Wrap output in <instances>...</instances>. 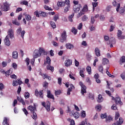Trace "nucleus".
Masks as SVG:
<instances>
[{"instance_id": "f257e3e1", "label": "nucleus", "mask_w": 125, "mask_h": 125, "mask_svg": "<svg viewBox=\"0 0 125 125\" xmlns=\"http://www.w3.org/2000/svg\"><path fill=\"white\" fill-rule=\"evenodd\" d=\"M116 96H117L116 98L112 97V100H115L116 104H118L119 105L122 106V105H123V102H122V101H121V98L118 96V94H116Z\"/></svg>"}, {"instance_id": "f03ea898", "label": "nucleus", "mask_w": 125, "mask_h": 125, "mask_svg": "<svg viewBox=\"0 0 125 125\" xmlns=\"http://www.w3.org/2000/svg\"><path fill=\"white\" fill-rule=\"evenodd\" d=\"M66 40H67V33L66 32V31H64L61 34L60 42H64L66 41Z\"/></svg>"}, {"instance_id": "7ed1b4c3", "label": "nucleus", "mask_w": 125, "mask_h": 125, "mask_svg": "<svg viewBox=\"0 0 125 125\" xmlns=\"http://www.w3.org/2000/svg\"><path fill=\"white\" fill-rule=\"evenodd\" d=\"M42 105L44 106V108H45L47 112H49V111H50V102L47 101L46 104H45V102H42Z\"/></svg>"}, {"instance_id": "20e7f679", "label": "nucleus", "mask_w": 125, "mask_h": 125, "mask_svg": "<svg viewBox=\"0 0 125 125\" xmlns=\"http://www.w3.org/2000/svg\"><path fill=\"white\" fill-rule=\"evenodd\" d=\"M79 84L82 87L81 93L82 95H83L84 93H86V86H85L82 82H79Z\"/></svg>"}, {"instance_id": "39448f33", "label": "nucleus", "mask_w": 125, "mask_h": 125, "mask_svg": "<svg viewBox=\"0 0 125 125\" xmlns=\"http://www.w3.org/2000/svg\"><path fill=\"white\" fill-rule=\"evenodd\" d=\"M25 33L24 30L22 31V28L20 27L17 30V34H18V35H21V37L22 39H24V35Z\"/></svg>"}, {"instance_id": "423d86ee", "label": "nucleus", "mask_w": 125, "mask_h": 125, "mask_svg": "<svg viewBox=\"0 0 125 125\" xmlns=\"http://www.w3.org/2000/svg\"><path fill=\"white\" fill-rule=\"evenodd\" d=\"M6 37H8V38H10L11 39H13L14 38V31L12 29L8 30V34Z\"/></svg>"}, {"instance_id": "0eeeda50", "label": "nucleus", "mask_w": 125, "mask_h": 125, "mask_svg": "<svg viewBox=\"0 0 125 125\" xmlns=\"http://www.w3.org/2000/svg\"><path fill=\"white\" fill-rule=\"evenodd\" d=\"M87 10H88V8H87V5H85L83 7L82 10L79 14V17H81V16H82V15H83V14H84V12H86Z\"/></svg>"}, {"instance_id": "6e6552de", "label": "nucleus", "mask_w": 125, "mask_h": 125, "mask_svg": "<svg viewBox=\"0 0 125 125\" xmlns=\"http://www.w3.org/2000/svg\"><path fill=\"white\" fill-rule=\"evenodd\" d=\"M4 43L6 46H10L11 42H10V40H9V38L8 36H6L5 39L4 40Z\"/></svg>"}, {"instance_id": "1a4fd4ad", "label": "nucleus", "mask_w": 125, "mask_h": 125, "mask_svg": "<svg viewBox=\"0 0 125 125\" xmlns=\"http://www.w3.org/2000/svg\"><path fill=\"white\" fill-rule=\"evenodd\" d=\"M122 35L123 32H122V31H121L120 30H118L117 32V37L119 40H124V39L125 38V36Z\"/></svg>"}, {"instance_id": "9d476101", "label": "nucleus", "mask_w": 125, "mask_h": 125, "mask_svg": "<svg viewBox=\"0 0 125 125\" xmlns=\"http://www.w3.org/2000/svg\"><path fill=\"white\" fill-rule=\"evenodd\" d=\"M28 110H29V111H30L31 113H34L35 112H36V111H37V108L36 107V104H34V106H33L32 105H29L28 107H27Z\"/></svg>"}, {"instance_id": "9b49d317", "label": "nucleus", "mask_w": 125, "mask_h": 125, "mask_svg": "<svg viewBox=\"0 0 125 125\" xmlns=\"http://www.w3.org/2000/svg\"><path fill=\"white\" fill-rule=\"evenodd\" d=\"M10 7V4H8L7 2H5L4 3H3V11H8Z\"/></svg>"}, {"instance_id": "f8f14e48", "label": "nucleus", "mask_w": 125, "mask_h": 125, "mask_svg": "<svg viewBox=\"0 0 125 125\" xmlns=\"http://www.w3.org/2000/svg\"><path fill=\"white\" fill-rule=\"evenodd\" d=\"M112 4L113 6L116 7L117 12H119V9H120V7L121 6V4H120V3H117L116 0H114L112 2Z\"/></svg>"}, {"instance_id": "ddd939ff", "label": "nucleus", "mask_w": 125, "mask_h": 125, "mask_svg": "<svg viewBox=\"0 0 125 125\" xmlns=\"http://www.w3.org/2000/svg\"><path fill=\"white\" fill-rule=\"evenodd\" d=\"M22 81L20 79H18L17 81H13V86H17L18 84L21 85L22 84Z\"/></svg>"}, {"instance_id": "4468645a", "label": "nucleus", "mask_w": 125, "mask_h": 125, "mask_svg": "<svg viewBox=\"0 0 125 125\" xmlns=\"http://www.w3.org/2000/svg\"><path fill=\"white\" fill-rule=\"evenodd\" d=\"M42 56L41 54L39 52V50H35L33 53V58L36 59V58H38V57H40Z\"/></svg>"}, {"instance_id": "2eb2a0df", "label": "nucleus", "mask_w": 125, "mask_h": 125, "mask_svg": "<svg viewBox=\"0 0 125 125\" xmlns=\"http://www.w3.org/2000/svg\"><path fill=\"white\" fill-rule=\"evenodd\" d=\"M42 90L39 92L38 90H35V95L36 96H40L41 98H43V94L42 93Z\"/></svg>"}, {"instance_id": "dca6fc26", "label": "nucleus", "mask_w": 125, "mask_h": 125, "mask_svg": "<svg viewBox=\"0 0 125 125\" xmlns=\"http://www.w3.org/2000/svg\"><path fill=\"white\" fill-rule=\"evenodd\" d=\"M40 75H41V76H42V78L44 80L45 79H47L49 81H50L51 80V77H50L47 74H42V72H40Z\"/></svg>"}, {"instance_id": "f3484780", "label": "nucleus", "mask_w": 125, "mask_h": 125, "mask_svg": "<svg viewBox=\"0 0 125 125\" xmlns=\"http://www.w3.org/2000/svg\"><path fill=\"white\" fill-rule=\"evenodd\" d=\"M106 43L107 44H110V47H113V44H114V43H116V40L115 39L112 38V40H110V42L108 41L106 42Z\"/></svg>"}, {"instance_id": "a211bd4d", "label": "nucleus", "mask_w": 125, "mask_h": 125, "mask_svg": "<svg viewBox=\"0 0 125 125\" xmlns=\"http://www.w3.org/2000/svg\"><path fill=\"white\" fill-rule=\"evenodd\" d=\"M47 97H48V98H50L51 99H53V100H54V96H53V95H52V94H51L50 90H48L47 91Z\"/></svg>"}, {"instance_id": "6ab92c4d", "label": "nucleus", "mask_w": 125, "mask_h": 125, "mask_svg": "<svg viewBox=\"0 0 125 125\" xmlns=\"http://www.w3.org/2000/svg\"><path fill=\"white\" fill-rule=\"evenodd\" d=\"M95 53L97 57L101 56V54H100V50L97 47L95 48Z\"/></svg>"}, {"instance_id": "aec40b11", "label": "nucleus", "mask_w": 125, "mask_h": 125, "mask_svg": "<svg viewBox=\"0 0 125 125\" xmlns=\"http://www.w3.org/2000/svg\"><path fill=\"white\" fill-rule=\"evenodd\" d=\"M71 65H72V60L70 59L66 60L65 62V66H66V67H69V66Z\"/></svg>"}, {"instance_id": "412c9836", "label": "nucleus", "mask_w": 125, "mask_h": 125, "mask_svg": "<svg viewBox=\"0 0 125 125\" xmlns=\"http://www.w3.org/2000/svg\"><path fill=\"white\" fill-rule=\"evenodd\" d=\"M124 123V120H123V118H119V120L117 122L116 124L114 123L112 125H121L122 124Z\"/></svg>"}, {"instance_id": "4be33fe9", "label": "nucleus", "mask_w": 125, "mask_h": 125, "mask_svg": "<svg viewBox=\"0 0 125 125\" xmlns=\"http://www.w3.org/2000/svg\"><path fill=\"white\" fill-rule=\"evenodd\" d=\"M65 47L67 49H73V48H74V45L70 43H67L65 44Z\"/></svg>"}, {"instance_id": "5701e85b", "label": "nucleus", "mask_w": 125, "mask_h": 125, "mask_svg": "<svg viewBox=\"0 0 125 125\" xmlns=\"http://www.w3.org/2000/svg\"><path fill=\"white\" fill-rule=\"evenodd\" d=\"M12 57L14 59H17L18 58V52L16 51H14L12 53Z\"/></svg>"}, {"instance_id": "b1692460", "label": "nucleus", "mask_w": 125, "mask_h": 125, "mask_svg": "<svg viewBox=\"0 0 125 125\" xmlns=\"http://www.w3.org/2000/svg\"><path fill=\"white\" fill-rule=\"evenodd\" d=\"M84 71H85L84 68H83L80 71V75L83 79H84V74H83V73H84Z\"/></svg>"}, {"instance_id": "393cba45", "label": "nucleus", "mask_w": 125, "mask_h": 125, "mask_svg": "<svg viewBox=\"0 0 125 125\" xmlns=\"http://www.w3.org/2000/svg\"><path fill=\"white\" fill-rule=\"evenodd\" d=\"M81 7V4H79V6L78 7H76V6H74L73 10L75 13H77L80 11Z\"/></svg>"}, {"instance_id": "a878e982", "label": "nucleus", "mask_w": 125, "mask_h": 125, "mask_svg": "<svg viewBox=\"0 0 125 125\" xmlns=\"http://www.w3.org/2000/svg\"><path fill=\"white\" fill-rule=\"evenodd\" d=\"M38 52H39V54L42 55V53H45V50H44V48L42 47H40L39 49L38 50Z\"/></svg>"}, {"instance_id": "bb28decb", "label": "nucleus", "mask_w": 125, "mask_h": 125, "mask_svg": "<svg viewBox=\"0 0 125 125\" xmlns=\"http://www.w3.org/2000/svg\"><path fill=\"white\" fill-rule=\"evenodd\" d=\"M74 88V85L73 84L70 85V87L68 89L67 95H70L71 94V91H72V89Z\"/></svg>"}, {"instance_id": "cd10ccee", "label": "nucleus", "mask_w": 125, "mask_h": 125, "mask_svg": "<svg viewBox=\"0 0 125 125\" xmlns=\"http://www.w3.org/2000/svg\"><path fill=\"white\" fill-rule=\"evenodd\" d=\"M125 7L123 8V7H121V6H120V8L119 9L118 12H119V13H120V14H123V13H124L125 12Z\"/></svg>"}, {"instance_id": "c85d7f7f", "label": "nucleus", "mask_w": 125, "mask_h": 125, "mask_svg": "<svg viewBox=\"0 0 125 125\" xmlns=\"http://www.w3.org/2000/svg\"><path fill=\"white\" fill-rule=\"evenodd\" d=\"M103 64L106 65V64H109V60L106 58L103 59Z\"/></svg>"}, {"instance_id": "c756f323", "label": "nucleus", "mask_w": 125, "mask_h": 125, "mask_svg": "<svg viewBox=\"0 0 125 125\" xmlns=\"http://www.w3.org/2000/svg\"><path fill=\"white\" fill-rule=\"evenodd\" d=\"M58 6L59 7H62L65 6V2H58L57 3Z\"/></svg>"}, {"instance_id": "7c9ffc66", "label": "nucleus", "mask_w": 125, "mask_h": 125, "mask_svg": "<svg viewBox=\"0 0 125 125\" xmlns=\"http://www.w3.org/2000/svg\"><path fill=\"white\" fill-rule=\"evenodd\" d=\"M25 16L27 21H31V20H32V17L31 16V15L29 14H26Z\"/></svg>"}, {"instance_id": "2f4dec72", "label": "nucleus", "mask_w": 125, "mask_h": 125, "mask_svg": "<svg viewBox=\"0 0 125 125\" xmlns=\"http://www.w3.org/2000/svg\"><path fill=\"white\" fill-rule=\"evenodd\" d=\"M21 4H22V5H25V6H28L29 2L27 1L24 0L21 2Z\"/></svg>"}, {"instance_id": "473e14b6", "label": "nucleus", "mask_w": 125, "mask_h": 125, "mask_svg": "<svg viewBox=\"0 0 125 125\" xmlns=\"http://www.w3.org/2000/svg\"><path fill=\"white\" fill-rule=\"evenodd\" d=\"M17 99L18 101H19V102L22 103V105H25V102H24V100H23V99H22V98L18 97Z\"/></svg>"}, {"instance_id": "72a5a7b5", "label": "nucleus", "mask_w": 125, "mask_h": 125, "mask_svg": "<svg viewBox=\"0 0 125 125\" xmlns=\"http://www.w3.org/2000/svg\"><path fill=\"white\" fill-rule=\"evenodd\" d=\"M33 115L31 116L32 119L36 121L38 119V116L37 115V113L36 112H32Z\"/></svg>"}, {"instance_id": "f704fd0d", "label": "nucleus", "mask_w": 125, "mask_h": 125, "mask_svg": "<svg viewBox=\"0 0 125 125\" xmlns=\"http://www.w3.org/2000/svg\"><path fill=\"white\" fill-rule=\"evenodd\" d=\"M51 62V60H50V58H49V57H47L46 62H45L44 64V65H45L47 63V64H48V65H50Z\"/></svg>"}, {"instance_id": "c9c22d12", "label": "nucleus", "mask_w": 125, "mask_h": 125, "mask_svg": "<svg viewBox=\"0 0 125 125\" xmlns=\"http://www.w3.org/2000/svg\"><path fill=\"white\" fill-rule=\"evenodd\" d=\"M86 71L89 75H91V67L89 66H87Z\"/></svg>"}, {"instance_id": "e433bc0d", "label": "nucleus", "mask_w": 125, "mask_h": 125, "mask_svg": "<svg viewBox=\"0 0 125 125\" xmlns=\"http://www.w3.org/2000/svg\"><path fill=\"white\" fill-rule=\"evenodd\" d=\"M47 70H50V71H51V72H53L54 70V67L50 66V64H48V65L47 66Z\"/></svg>"}, {"instance_id": "4c0bfd02", "label": "nucleus", "mask_w": 125, "mask_h": 125, "mask_svg": "<svg viewBox=\"0 0 125 125\" xmlns=\"http://www.w3.org/2000/svg\"><path fill=\"white\" fill-rule=\"evenodd\" d=\"M92 5L93 6V10L94 11L95 7L98 5V2H92Z\"/></svg>"}, {"instance_id": "58836bf2", "label": "nucleus", "mask_w": 125, "mask_h": 125, "mask_svg": "<svg viewBox=\"0 0 125 125\" xmlns=\"http://www.w3.org/2000/svg\"><path fill=\"white\" fill-rule=\"evenodd\" d=\"M102 101H103V98L102 97V95H99L98 102H99V103H100L102 102Z\"/></svg>"}, {"instance_id": "ea45409f", "label": "nucleus", "mask_w": 125, "mask_h": 125, "mask_svg": "<svg viewBox=\"0 0 125 125\" xmlns=\"http://www.w3.org/2000/svg\"><path fill=\"white\" fill-rule=\"evenodd\" d=\"M71 32L74 34V35H77V33H78V30L75 29V27H72L71 29Z\"/></svg>"}, {"instance_id": "a19ab883", "label": "nucleus", "mask_w": 125, "mask_h": 125, "mask_svg": "<svg viewBox=\"0 0 125 125\" xmlns=\"http://www.w3.org/2000/svg\"><path fill=\"white\" fill-rule=\"evenodd\" d=\"M70 7H71L70 5H68L67 7H66L64 9V13H67L68 11H69L70 9Z\"/></svg>"}, {"instance_id": "79ce46f5", "label": "nucleus", "mask_w": 125, "mask_h": 125, "mask_svg": "<svg viewBox=\"0 0 125 125\" xmlns=\"http://www.w3.org/2000/svg\"><path fill=\"white\" fill-rule=\"evenodd\" d=\"M74 13H73L71 15L69 16L68 17V19H69V21H70V22H73V18H74Z\"/></svg>"}, {"instance_id": "37998d69", "label": "nucleus", "mask_w": 125, "mask_h": 125, "mask_svg": "<svg viewBox=\"0 0 125 125\" xmlns=\"http://www.w3.org/2000/svg\"><path fill=\"white\" fill-rule=\"evenodd\" d=\"M50 23L53 29H55V28H56V24H55V23H54V22L50 21Z\"/></svg>"}, {"instance_id": "c03bdc74", "label": "nucleus", "mask_w": 125, "mask_h": 125, "mask_svg": "<svg viewBox=\"0 0 125 125\" xmlns=\"http://www.w3.org/2000/svg\"><path fill=\"white\" fill-rule=\"evenodd\" d=\"M95 108L98 110V111H101V109H102V106H101V105L98 104L96 106Z\"/></svg>"}, {"instance_id": "a18cd8bd", "label": "nucleus", "mask_w": 125, "mask_h": 125, "mask_svg": "<svg viewBox=\"0 0 125 125\" xmlns=\"http://www.w3.org/2000/svg\"><path fill=\"white\" fill-rule=\"evenodd\" d=\"M12 73V69H9L8 71L5 72V74L6 76H9L10 74Z\"/></svg>"}, {"instance_id": "49530a36", "label": "nucleus", "mask_w": 125, "mask_h": 125, "mask_svg": "<svg viewBox=\"0 0 125 125\" xmlns=\"http://www.w3.org/2000/svg\"><path fill=\"white\" fill-rule=\"evenodd\" d=\"M24 97L25 99H28L30 97V93L28 92H25L24 93Z\"/></svg>"}, {"instance_id": "de8ad7c7", "label": "nucleus", "mask_w": 125, "mask_h": 125, "mask_svg": "<svg viewBox=\"0 0 125 125\" xmlns=\"http://www.w3.org/2000/svg\"><path fill=\"white\" fill-rule=\"evenodd\" d=\"M73 116L75 119H79V117H80V114H79V113L78 112H75Z\"/></svg>"}, {"instance_id": "09e8293b", "label": "nucleus", "mask_w": 125, "mask_h": 125, "mask_svg": "<svg viewBox=\"0 0 125 125\" xmlns=\"http://www.w3.org/2000/svg\"><path fill=\"white\" fill-rule=\"evenodd\" d=\"M40 15V16H42V17H46V13L44 12H41Z\"/></svg>"}, {"instance_id": "8fccbe9b", "label": "nucleus", "mask_w": 125, "mask_h": 125, "mask_svg": "<svg viewBox=\"0 0 125 125\" xmlns=\"http://www.w3.org/2000/svg\"><path fill=\"white\" fill-rule=\"evenodd\" d=\"M40 13H41V12H39L38 11H36L35 12H34V15H35L36 17H40V16H41Z\"/></svg>"}, {"instance_id": "3c124183", "label": "nucleus", "mask_w": 125, "mask_h": 125, "mask_svg": "<svg viewBox=\"0 0 125 125\" xmlns=\"http://www.w3.org/2000/svg\"><path fill=\"white\" fill-rule=\"evenodd\" d=\"M101 119H106L107 118V114L106 113L101 114Z\"/></svg>"}, {"instance_id": "603ef678", "label": "nucleus", "mask_w": 125, "mask_h": 125, "mask_svg": "<svg viewBox=\"0 0 125 125\" xmlns=\"http://www.w3.org/2000/svg\"><path fill=\"white\" fill-rule=\"evenodd\" d=\"M2 124L3 125H8V123H7V118H4Z\"/></svg>"}, {"instance_id": "864d4df0", "label": "nucleus", "mask_w": 125, "mask_h": 125, "mask_svg": "<svg viewBox=\"0 0 125 125\" xmlns=\"http://www.w3.org/2000/svg\"><path fill=\"white\" fill-rule=\"evenodd\" d=\"M58 19H59V16L58 15H55L53 18V20H54L55 22H56Z\"/></svg>"}, {"instance_id": "5fc2aeb1", "label": "nucleus", "mask_w": 125, "mask_h": 125, "mask_svg": "<svg viewBox=\"0 0 125 125\" xmlns=\"http://www.w3.org/2000/svg\"><path fill=\"white\" fill-rule=\"evenodd\" d=\"M55 95H60V94H61V91L60 90L55 91Z\"/></svg>"}, {"instance_id": "6e6d98bb", "label": "nucleus", "mask_w": 125, "mask_h": 125, "mask_svg": "<svg viewBox=\"0 0 125 125\" xmlns=\"http://www.w3.org/2000/svg\"><path fill=\"white\" fill-rule=\"evenodd\" d=\"M69 76V78L71 79V80H73L74 81L76 80V78H75V77H74V75L73 74L70 73Z\"/></svg>"}, {"instance_id": "4d7b16f0", "label": "nucleus", "mask_w": 125, "mask_h": 125, "mask_svg": "<svg viewBox=\"0 0 125 125\" xmlns=\"http://www.w3.org/2000/svg\"><path fill=\"white\" fill-rule=\"evenodd\" d=\"M119 118H120V113L116 112L115 114V120H117L118 119H119Z\"/></svg>"}, {"instance_id": "13d9d810", "label": "nucleus", "mask_w": 125, "mask_h": 125, "mask_svg": "<svg viewBox=\"0 0 125 125\" xmlns=\"http://www.w3.org/2000/svg\"><path fill=\"white\" fill-rule=\"evenodd\" d=\"M106 83H107V88L108 89H110V86L111 84H112L113 83H112V82H109L108 81H106Z\"/></svg>"}, {"instance_id": "bf43d9fd", "label": "nucleus", "mask_w": 125, "mask_h": 125, "mask_svg": "<svg viewBox=\"0 0 125 125\" xmlns=\"http://www.w3.org/2000/svg\"><path fill=\"white\" fill-rule=\"evenodd\" d=\"M74 63L76 67H79V65H80V62H79V61L75 59Z\"/></svg>"}, {"instance_id": "052dcab7", "label": "nucleus", "mask_w": 125, "mask_h": 125, "mask_svg": "<svg viewBox=\"0 0 125 125\" xmlns=\"http://www.w3.org/2000/svg\"><path fill=\"white\" fill-rule=\"evenodd\" d=\"M99 71L101 72V73L103 72V66L102 65H100L99 66Z\"/></svg>"}, {"instance_id": "680f3d73", "label": "nucleus", "mask_w": 125, "mask_h": 125, "mask_svg": "<svg viewBox=\"0 0 125 125\" xmlns=\"http://www.w3.org/2000/svg\"><path fill=\"white\" fill-rule=\"evenodd\" d=\"M85 111H83L81 113V117L82 118H85Z\"/></svg>"}, {"instance_id": "e2e57ef3", "label": "nucleus", "mask_w": 125, "mask_h": 125, "mask_svg": "<svg viewBox=\"0 0 125 125\" xmlns=\"http://www.w3.org/2000/svg\"><path fill=\"white\" fill-rule=\"evenodd\" d=\"M111 8H112V6L111 5H109V6H107L106 7V10L107 12L110 11V10H111Z\"/></svg>"}, {"instance_id": "0e129e2a", "label": "nucleus", "mask_w": 125, "mask_h": 125, "mask_svg": "<svg viewBox=\"0 0 125 125\" xmlns=\"http://www.w3.org/2000/svg\"><path fill=\"white\" fill-rule=\"evenodd\" d=\"M22 111L24 113L25 115L28 116L29 113L28 112V111L27 110V109H26V108H23L22 109Z\"/></svg>"}, {"instance_id": "69168bd1", "label": "nucleus", "mask_w": 125, "mask_h": 125, "mask_svg": "<svg viewBox=\"0 0 125 125\" xmlns=\"http://www.w3.org/2000/svg\"><path fill=\"white\" fill-rule=\"evenodd\" d=\"M113 120V118L110 116H109L106 119V122H109L110 121H112Z\"/></svg>"}, {"instance_id": "338daca9", "label": "nucleus", "mask_w": 125, "mask_h": 125, "mask_svg": "<svg viewBox=\"0 0 125 125\" xmlns=\"http://www.w3.org/2000/svg\"><path fill=\"white\" fill-rule=\"evenodd\" d=\"M82 28H83V23H80L78 26V29L82 30Z\"/></svg>"}, {"instance_id": "774afa93", "label": "nucleus", "mask_w": 125, "mask_h": 125, "mask_svg": "<svg viewBox=\"0 0 125 125\" xmlns=\"http://www.w3.org/2000/svg\"><path fill=\"white\" fill-rule=\"evenodd\" d=\"M120 61H121L122 63H125V56L122 57L120 59Z\"/></svg>"}]
</instances>
